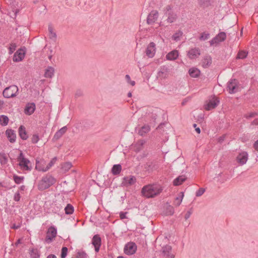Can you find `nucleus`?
Instances as JSON below:
<instances>
[{
    "label": "nucleus",
    "mask_w": 258,
    "mask_h": 258,
    "mask_svg": "<svg viewBox=\"0 0 258 258\" xmlns=\"http://www.w3.org/2000/svg\"><path fill=\"white\" fill-rule=\"evenodd\" d=\"M163 190V187L159 184H148L144 186L141 190L142 194L147 198H153L159 195Z\"/></svg>",
    "instance_id": "obj_1"
},
{
    "label": "nucleus",
    "mask_w": 258,
    "mask_h": 258,
    "mask_svg": "<svg viewBox=\"0 0 258 258\" xmlns=\"http://www.w3.org/2000/svg\"><path fill=\"white\" fill-rule=\"evenodd\" d=\"M56 182L55 179L50 174H46L39 181L38 188L40 190L48 188Z\"/></svg>",
    "instance_id": "obj_2"
},
{
    "label": "nucleus",
    "mask_w": 258,
    "mask_h": 258,
    "mask_svg": "<svg viewBox=\"0 0 258 258\" xmlns=\"http://www.w3.org/2000/svg\"><path fill=\"white\" fill-rule=\"evenodd\" d=\"M18 161H19V165L21 169L23 170L30 171L32 167L31 165L30 161L25 158L22 152H21L19 156L17 158Z\"/></svg>",
    "instance_id": "obj_3"
},
{
    "label": "nucleus",
    "mask_w": 258,
    "mask_h": 258,
    "mask_svg": "<svg viewBox=\"0 0 258 258\" xmlns=\"http://www.w3.org/2000/svg\"><path fill=\"white\" fill-rule=\"evenodd\" d=\"M19 89L16 85H12L6 88L3 93L5 98H10L16 96L18 94Z\"/></svg>",
    "instance_id": "obj_4"
},
{
    "label": "nucleus",
    "mask_w": 258,
    "mask_h": 258,
    "mask_svg": "<svg viewBox=\"0 0 258 258\" xmlns=\"http://www.w3.org/2000/svg\"><path fill=\"white\" fill-rule=\"evenodd\" d=\"M175 255L170 245H166L162 247L160 254V258H174Z\"/></svg>",
    "instance_id": "obj_5"
},
{
    "label": "nucleus",
    "mask_w": 258,
    "mask_h": 258,
    "mask_svg": "<svg viewBox=\"0 0 258 258\" xmlns=\"http://www.w3.org/2000/svg\"><path fill=\"white\" fill-rule=\"evenodd\" d=\"M227 90L230 94H234L238 90V81L235 79H230L227 85Z\"/></svg>",
    "instance_id": "obj_6"
},
{
    "label": "nucleus",
    "mask_w": 258,
    "mask_h": 258,
    "mask_svg": "<svg viewBox=\"0 0 258 258\" xmlns=\"http://www.w3.org/2000/svg\"><path fill=\"white\" fill-rule=\"evenodd\" d=\"M26 48L25 47L19 48L14 53L13 60L14 62H19L22 61L25 55Z\"/></svg>",
    "instance_id": "obj_7"
},
{
    "label": "nucleus",
    "mask_w": 258,
    "mask_h": 258,
    "mask_svg": "<svg viewBox=\"0 0 258 258\" xmlns=\"http://www.w3.org/2000/svg\"><path fill=\"white\" fill-rule=\"evenodd\" d=\"M219 100L216 97H213L207 101V103L205 105V109L206 110H210L215 108L219 103Z\"/></svg>",
    "instance_id": "obj_8"
},
{
    "label": "nucleus",
    "mask_w": 258,
    "mask_h": 258,
    "mask_svg": "<svg viewBox=\"0 0 258 258\" xmlns=\"http://www.w3.org/2000/svg\"><path fill=\"white\" fill-rule=\"evenodd\" d=\"M137 249V246L135 242H130L125 244L124 247V252L126 254L132 255Z\"/></svg>",
    "instance_id": "obj_9"
},
{
    "label": "nucleus",
    "mask_w": 258,
    "mask_h": 258,
    "mask_svg": "<svg viewBox=\"0 0 258 258\" xmlns=\"http://www.w3.org/2000/svg\"><path fill=\"white\" fill-rule=\"evenodd\" d=\"M57 230L54 226L50 227L47 232L45 240L48 243L50 242L56 236Z\"/></svg>",
    "instance_id": "obj_10"
},
{
    "label": "nucleus",
    "mask_w": 258,
    "mask_h": 258,
    "mask_svg": "<svg viewBox=\"0 0 258 258\" xmlns=\"http://www.w3.org/2000/svg\"><path fill=\"white\" fill-rule=\"evenodd\" d=\"M226 34L224 32H220L210 41V45H213L215 44L222 42L226 39Z\"/></svg>",
    "instance_id": "obj_11"
},
{
    "label": "nucleus",
    "mask_w": 258,
    "mask_h": 258,
    "mask_svg": "<svg viewBox=\"0 0 258 258\" xmlns=\"http://www.w3.org/2000/svg\"><path fill=\"white\" fill-rule=\"evenodd\" d=\"M136 182V178L133 175L124 177L121 184L125 187L134 184Z\"/></svg>",
    "instance_id": "obj_12"
},
{
    "label": "nucleus",
    "mask_w": 258,
    "mask_h": 258,
    "mask_svg": "<svg viewBox=\"0 0 258 258\" xmlns=\"http://www.w3.org/2000/svg\"><path fill=\"white\" fill-rule=\"evenodd\" d=\"M155 52L156 44L153 42H150L146 50V55L149 58H152L154 57Z\"/></svg>",
    "instance_id": "obj_13"
},
{
    "label": "nucleus",
    "mask_w": 258,
    "mask_h": 258,
    "mask_svg": "<svg viewBox=\"0 0 258 258\" xmlns=\"http://www.w3.org/2000/svg\"><path fill=\"white\" fill-rule=\"evenodd\" d=\"M201 54V50L199 48L195 47L191 48L187 52V55L190 59L197 58Z\"/></svg>",
    "instance_id": "obj_14"
},
{
    "label": "nucleus",
    "mask_w": 258,
    "mask_h": 258,
    "mask_svg": "<svg viewBox=\"0 0 258 258\" xmlns=\"http://www.w3.org/2000/svg\"><path fill=\"white\" fill-rule=\"evenodd\" d=\"M158 18V12L157 11H152L148 15L147 20L148 24L151 25L155 22Z\"/></svg>",
    "instance_id": "obj_15"
},
{
    "label": "nucleus",
    "mask_w": 258,
    "mask_h": 258,
    "mask_svg": "<svg viewBox=\"0 0 258 258\" xmlns=\"http://www.w3.org/2000/svg\"><path fill=\"white\" fill-rule=\"evenodd\" d=\"M248 160V154L246 152H242L239 154L236 157L237 162L241 165L245 164Z\"/></svg>",
    "instance_id": "obj_16"
},
{
    "label": "nucleus",
    "mask_w": 258,
    "mask_h": 258,
    "mask_svg": "<svg viewBox=\"0 0 258 258\" xmlns=\"http://www.w3.org/2000/svg\"><path fill=\"white\" fill-rule=\"evenodd\" d=\"M92 243L95 247V251L98 252L101 244L100 237L98 235H95L92 238Z\"/></svg>",
    "instance_id": "obj_17"
},
{
    "label": "nucleus",
    "mask_w": 258,
    "mask_h": 258,
    "mask_svg": "<svg viewBox=\"0 0 258 258\" xmlns=\"http://www.w3.org/2000/svg\"><path fill=\"white\" fill-rule=\"evenodd\" d=\"M169 72V69L166 66H163L161 67L158 75L161 79H165L168 77V73Z\"/></svg>",
    "instance_id": "obj_18"
},
{
    "label": "nucleus",
    "mask_w": 258,
    "mask_h": 258,
    "mask_svg": "<svg viewBox=\"0 0 258 258\" xmlns=\"http://www.w3.org/2000/svg\"><path fill=\"white\" fill-rule=\"evenodd\" d=\"M35 110V104L34 103H28L27 104L25 109L24 112L26 114L30 115H31Z\"/></svg>",
    "instance_id": "obj_19"
},
{
    "label": "nucleus",
    "mask_w": 258,
    "mask_h": 258,
    "mask_svg": "<svg viewBox=\"0 0 258 258\" xmlns=\"http://www.w3.org/2000/svg\"><path fill=\"white\" fill-rule=\"evenodd\" d=\"M212 62L211 57L210 55H206L202 60V66L205 68H207L212 64Z\"/></svg>",
    "instance_id": "obj_20"
},
{
    "label": "nucleus",
    "mask_w": 258,
    "mask_h": 258,
    "mask_svg": "<svg viewBox=\"0 0 258 258\" xmlns=\"http://www.w3.org/2000/svg\"><path fill=\"white\" fill-rule=\"evenodd\" d=\"M145 141L143 140L138 141L134 146V150L136 152H139L143 148Z\"/></svg>",
    "instance_id": "obj_21"
},
{
    "label": "nucleus",
    "mask_w": 258,
    "mask_h": 258,
    "mask_svg": "<svg viewBox=\"0 0 258 258\" xmlns=\"http://www.w3.org/2000/svg\"><path fill=\"white\" fill-rule=\"evenodd\" d=\"M6 133L10 142L14 143L15 142L16 136L13 130H8L6 131Z\"/></svg>",
    "instance_id": "obj_22"
},
{
    "label": "nucleus",
    "mask_w": 258,
    "mask_h": 258,
    "mask_svg": "<svg viewBox=\"0 0 258 258\" xmlns=\"http://www.w3.org/2000/svg\"><path fill=\"white\" fill-rule=\"evenodd\" d=\"M67 128L66 126H63L55 133L53 136V139L57 140L59 139L67 131Z\"/></svg>",
    "instance_id": "obj_23"
},
{
    "label": "nucleus",
    "mask_w": 258,
    "mask_h": 258,
    "mask_svg": "<svg viewBox=\"0 0 258 258\" xmlns=\"http://www.w3.org/2000/svg\"><path fill=\"white\" fill-rule=\"evenodd\" d=\"M19 134L20 135V137L22 140H25L28 138V136L26 133V131L25 130V127L21 125L19 128Z\"/></svg>",
    "instance_id": "obj_24"
},
{
    "label": "nucleus",
    "mask_w": 258,
    "mask_h": 258,
    "mask_svg": "<svg viewBox=\"0 0 258 258\" xmlns=\"http://www.w3.org/2000/svg\"><path fill=\"white\" fill-rule=\"evenodd\" d=\"M150 131V127L148 125H145L138 131V134L141 136H144Z\"/></svg>",
    "instance_id": "obj_25"
},
{
    "label": "nucleus",
    "mask_w": 258,
    "mask_h": 258,
    "mask_svg": "<svg viewBox=\"0 0 258 258\" xmlns=\"http://www.w3.org/2000/svg\"><path fill=\"white\" fill-rule=\"evenodd\" d=\"M166 15H168L167 21L169 23H172L175 22L177 19L176 14L173 12H169Z\"/></svg>",
    "instance_id": "obj_26"
},
{
    "label": "nucleus",
    "mask_w": 258,
    "mask_h": 258,
    "mask_svg": "<svg viewBox=\"0 0 258 258\" xmlns=\"http://www.w3.org/2000/svg\"><path fill=\"white\" fill-rule=\"evenodd\" d=\"M186 179V178L184 175L179 176L173 180V184L175 186L179 185L182 184Z\"/></svg>",
    "instance_id": "obj_27"
},
{
    "label": "nucleus",
    "mask_w": 258,
    "mask_h": 258,
    "mask_svg": "<svg viewBox=\"0 0 258 258\" xmlns=\"http://www.w3.org/2000/svg\"><path fill=\"white\" fill-rule=\"evenodd\" d=\"M54 69L52 67H48L45 70V72L44 73V77L45 78H51L54 75Z\"/></svg>",
    "instance_id": "obj_28"
},
{
    "label": "nucleus",
    "mask_w": 258,
    "mask_h": 258,
    "mask_svg": "<svg viewBox=\"0 0 258 258\" xmlns=\"http://www.w3.org/2000/svg\"><path fill=\"white\" fill-rule=\"evenodd\" d=\"M178 56V52L177 50H173L166 55L168 60H174Z\"/></svg>",
    "instance_id": "obj_29"
},
{
    "label": "nucleus",
    "mask_w": 258,
    "mask_h": 258,
    "mask_svg": "<svg viewBox=\"0 0 258 258\" xmlns=\"http://www.w3.org/2000/svg\"><path fill=\"white\" fill-rule=\"evenodd\" d=\"M189 74L190 77L192 78H197L199 77L200 74V71L197 68H192L189 70Z\"/></svg>",
    "instance_id": "obj_30"
},
{
    "label": "nucleus",
    "mask_w": 258,
    "mask_h": 258,
    "mask_svg": "<svg viewBox=\"0 0 258 258\" xmlns=\"http://www.w3.org/2000/svg\"><path fill=\"white\" fill-rule=\"evenodd\" d=\"M184 197V194L183 192H179L178 196L175 199L174 201L173 202V204L175 206H179L182 201V199Z\"/></svg>",
    "instance_id": "obj_31"
},
{
    "label": "nucleus",
    "mask_w": 258,
    "mask_h": 258,
    "mask_svg": "<svg viewBox=\"0 0 258 258\" xmlns=\"http://www.w3.org/2000/svg\"><path fill=\"white\" fill-rule=\"evenodd\" d=\"M174 213L173 207L169 205L168 203L166 204L165 214L167 215H172Z\"/></svg>",
    "instance_id": "obj_32"
},
{
    "label": "nucleus",
    "mask_w": 258,
    "mask_h": 258,
    "mask_svg": "<svg viewBox=\"0 0 258 258\" xmlns=\"http://www.w3.org/2000/svg\"><path fill=\"white\" fill-rule=\"evenodd\" d=\"M121 170V166L120 164L114 165L112 168L111 171L113 175H118Z\"/></svg>",
    "instance_id": "obj_33"
},
{
    "label": "nucleus",
    "mask_w": 258,
    "mask_h": 258,
    "mask_svg": "<svg viewBox=\"0 0 258 258\" xmlns=\"http://www.w3.org/2000/svg\"><path fill=\"white\" fill-rule=\"evenodd\" d=\"M48 32L49 38L55 41L56 39V34L53 31V28L50 25L48 26Z\"/></svg>",
    "instance_id": "obj_34"
},
{
    "label": "nucleus",
    "mask_w": 258,
    "mask_h": 258,
    "mask_svg": "<svg viewBox=\"0 0 258 258\" xmlns=\"http://www.w3.org/2000/svg\"><path fill=\"white\" fill-rule=\"evenodd\" d=\"M9 119L8 117L5 115H0V123L3 126L7 125L9 123Z\"/></svg>",
    "instance_id": "obj_35"
},
{
    "label": "nucleus",
    "mask_w": 258,
    "mask_h": 258,
    "mask_svg": "<svg viewBox=\"0 0 258 258\" xmlns=\"http://www.w3.org/2000/svg\"><path fill=\"white\" fill-rule=\"evenodd\" d=\"M57 160L56 157H54L52 159V160L49 162V163L48 164V165L46 166V167L44 168H43L42 169H39V170H42L43 172H45L47 171L51 167H52L55 162Z\"/></svg>",
    "instance_id": "obj_36"
},
{
    "label": "nucleus",
    "mask_w": 258,
    "mask_h": 258,
    "mask_svg": "<svg viewBox=\"0 0 258 258\" xmlns=\"http://www.w3.org/2000/svg\"><path fill=\"white\" fill-rule=\"evenodd\" d=\"M31 258H39L40 254L39 251L37 249H32L30 252Z\"/></svg>",
    "instance_id": "obj_37"
},
{
    "label": "nucleus",
    "mask_w": 258,
    "mask_h": 258,
    "mask_svg": "<svg viewBox=\"0 0 258 258\" xmlns=\"http://www.w3.org/2000/svg\"><path fill=\"white\" fill-rule=\"evenodd\" d=\"M248 52L244 50H240L237 53L236 59H244L247 57Z\"/></svg>",
    "instance_id": "obj_38"
},
{
    "label": "nucleus",
    "mask_w": 258,
    "mask_h": 258,
    "mask_svg": "<svg viewBox=\"0 0 258 258\" xmlns=\"http://www.w3.org/2000/svg\"><path fill=\"white\" fill-rule=\"evenodd\" d=\"M64 211L66 214L70 215L73 213L74 209L72 205L69 204L65 207Z\"/></svg>",
    "instance_id": "obj_39"
},
{
    "label": "nucleus",
    "mask_w": 258,
    "mask_h": 258,
    "mask_svg": "<svg viewBox=\"0 0 258 258\" xmlns=\"http://www.w3.org/2000/svg\"><path fill=\"white\" fill-rule=\"evenodd\" d=\"M8 158L4 153H0V163L2 165H5L7 163Z\"/></svg>",
    "instance_id": "obj_40"
},
{
    "label": "nucleus",
    "mask_w": 258,
    "mask_h": 258,
    "mask_svg": "<svg viewBox=\"0 0 258 258\" xmlns=\"http://www.w3.org/2000/svg\"><path fill=\"white\" fill-rule=\"evenodd\" d=\"M72 166L71 162H66L62 165L61 169L65 172L68 171Z\"/></svg>",
    "instance_id": "obj_41"
},
{
    "label": "nucleus",
    "mask_w": 258,
    "mask_h": 258,
    "mask_svg": "<svg viewBox=\"0 0 258 258\" xmlns=\"http://www.w3.org/2000/svg\"><path fill=\"white\" fill-rule=\"evenodd\" d=\"M13 179L16 183L20 184L23 182L24 177L23 176H19L18 175H14L13 176Z\"/></svg>",
    "instance_id": "obj_42"
},
{
    "label": "nucleus",
    "mask_w": 258,
    "mask_h": 258,
    "mask_svg": "<svg viewBox=\"0 0 258 258\" xmlns=\"http://www.w3.org/2000/svg\"><path fill=\"white\" fill-rule=\"evenodd\" d=\"M145 168L148 170H152L154 168L153 162L152 161H148L145 165Z\"/></svg>",
    "instance_id": "obj_43"
},
{
    "label": "nucleus",
    "mask_w": 258,
    "mask_h": 258,
    "mask_svg": "<svg viewBox=\"0 0 258 258\" xmlns=\"http://www.w3.org/2000/svg\"><path fill=\"white\" fill-rule=\"evenodd\" d=\"M17 46V45L16 43L12 42L11 43H10V46L9 47V53L10 54H12L14 52V51L16 49Z\"/></svg>",
    "instance_id": "obj_44"
},
{
    "label": "nucleus",
    "mask_w": 258,
    "mask_h": 258,
    "mask_svg": "<svg viewBox=\"0 0 258 258\" xmlns=\"http://www.w3.org/2000/svg\"><path fill=\"white\" fill-rule=\"evenodd\" d=\"M87 253L83 251V250H80L77 252V255H76V258H87Z\"/></svg>",
    "instance_id": "obj_45"
},
{
    "label": "nucleus",
    "mask_w": 258,
    "mask_h": 258,
    "mask_svg": "<svg viewBox=\"0 0 258 258\" xmlns=\"http://www.w3.org/2000/svg\"><path fill=\"white\" fill-rule=\"evenodd\" d=\"M182 32L181 31H178L174 34L172 37V39L175 41H178L179 39V38L182 36Z\"/></svg>",
    "instance_id": "obj_46"
},
{
    "label": "nucleus",
    "mask_w": 258,
    "mask_h": 258,
    "mask_svg": "<svg viewBox=\"0 0 258 258\" xmlns=\"http://www.w3.org/2000/svg\"><path fill=\"white\" fill-rule=\"evenodd\" d=\"M209 37H210L209 33H206L205 32H204L201 34L199 39L200 40L204 41V40L208 39L209 38Z\"/></svg>",
    "instance_id": "obj_47"
},
{
    "label": "nucleus",
    "mask_w": 258,
    "mask_h": 258,
    "mask_svg": "<svg viewBox=\"0 0 258 258\" xmlns=\"http://www.w3.org/2000/svg\"><path fill=\"white\" fill-rule=\"evenodd\" d=\"M68 248L67 247H63L61 249V257L65 258L67 255Z\"/></svg>",
    "instance_id": "obj_48"
},
{
    "label": "nucleus",
    "mask_w": 258,
    "mask_h": 258,
    "mask_svg": "<svg viewBox=\"0 0 258 258\" xmlns=\"http://www.w3.org/2000/svg\"><path fill=\"white\" fill-rule=\"evenodd\" d=\"M39 140V136L37 134H34L32 136L31 141L33 144L37 143Z\"/></svg>",
    "instance_id": "obj_49"
},
{
    "label": "nucleus",
    "mask_w": 258,
    "mask_h": 258,
    "mask_svg": "<svg viewBox=\"0 0 258 258\" xmlns=\"http://www.w3.org/2000/svg\"><path fill=\"white\" fill-rule=\"evenodd\" d=\"M149 118H148L146 121H149V118H151L153 121H155L157 118V114L156 113H151L148 114Z\"/></svg>",
    "instance_id": "obj_50"
},
{
    "label": "nucleus",
    "mask_w": 258,
    "mask_h": 258,
    "mask_svg": "<svg viewBox=\"0 0 258 258\" xmlns=\"http://www.w3.org/2000/svg\"><path fill=\"white\" fill-rule=\"evenodd\" d=\"M205 190L203 188H200L197 191L196 195L197 197L201 196L205 192Z\"/></svg>",
    "instance_id": "obj_51"
},
{
    "label": "nucleus",
    "mask_w": 258,
    "mask_h": 258,
    "mask_svg": "<svg viewBox=\"0 0 258 258\" xmlns=\"http://www.w3.org/2000/svg\"><path fill=\"white\" fill-rule=\"evenodd\" d=\"M125 78L127 82L130 83L132 86H134L135 85V82L131 80L130 76L128 75H126Z\"/></svg>",
    "instance_id": "obj_52"
},
{
    "label": "nucleus",
    "mask_w": 258,
    "mask_h": 258,
    "mask_svg": "<svg viewBox=\"0 0 258 258\" xmlns=\"http://www.w3.org/2000/svg\"><path fill=\"white\" fill-rule=\"evenodd\" d=\"M20 195L19 192H17L15 194L14 197V200L18 202L20 200Z\"/></svg>",
    "instance_id": "obj_53"
},
{
    "label": "nucleus",
    "mask_w": 258,
    "mask_h": 258,
    "mask_svg": "<svg viewBox=\"0 0 258 258\" xmlns=\"http://www.w3.org/2000/svg\"><path fill=\"white\" fill-rule=\"evenodd\" d=\"M82 95H83V92L80 90H78L76 92L75 96L76 98H78L79 97L82 96Z\"/></svg>",
    "instance_id": "obj_54"
},
{
    "label": "nucleus",
    "mask_w": 258,
    "mask_h": 258,
    "mask_svg": "<svg viewBox=\"0 0 258 258\" xmlns=\"http://www.w3.org/2000/svg\"><path fill=\"white\" fill-rule=\"evenodd\" d=\"M200 3L202 5L208 6L209 3V0H200Z\"/></svg>",
    "instance_id": "obj_55"
},
{
    "label": "nucleus",
    "mask_w": 258,
    "mask_h": 258,
    "mask_svg": "<svg viewBox=\"0 0 258 258\" xmlns=\"http://www.w3.org/2000/svg\"><path fill=\"white\" fill-rule=\"evenodd\" d=\"M192 212L191 211H188L184 216V218L185 220H187L190 216Z\"/></svg>",
    "instance_id": "obj_56"
},
{
    "label": "nucleus",
    "mask_w": 258,
    "mask_h": 258,
    "mask_svg": "<svg viewBox=\"0 0 258 258\" xmlns=\"http://www.w3.org/2000/svg\"><path fill=\"white\" fill-rule=\"evenodd\" d=\"M126 212H120L119 214V217L121 219H123L126 218Z\"/></svg>",
    "instance_id": "obj_57"
},
{
    "label": "nucleus",
    "mask_w": 258,
    "mask_h": 258,
    "mask_svg": "<svg viewBox=\"0 0 258 258\" xmlns=\"http://www.w3.org/2000/svg\"><path fill=\"white\" fill-rule=\"evenodd\" d=\"M171 6H169V5H168L166 7H165V10L166 11V12H165V14H168V13H169V12H172L171 11Z\"/></svg>",
    "instance_id": "obj_58"
},
{
    "label": "nucleus",
    "mask_w": 258,
    "mask_h": 258,
    "mask_svg": "<svg viewBox=\"0 0 258 258\" xmlns=\"http://www.w3.org/2000/svg\"><path fill=\"white\" fill-rule=\"evenodd\" d=\"M253 147L255 150L258 151V140L254 142Z\"/></svg>",
    "instance_id": "obj_59"
},
{
    "label": "nucleus",
    "mask_w": 258,
    "mask_h": 258,
    "mask_svg": "<svg viewBox=\"0 0 258 258\" xmlns=\"http://www.w3.org/2000/svg\"><path fill=\"white\" fill-rule=\"evenodd\" d=\"M20 227H21L20 224L16 225L15 224H14L13 225V226L11 227V228L14 229H17L19 228Z\"/></svg>",
    "instance_id": "obj_60"
},
{
    "label": "nucleus",
    "mask_w": 258,
    "mask_h": 258,
    "mask_svg": "<svg viewBox=\"0 0 258 258\" xmlns=\"http://www.w3.org/2000/svg\"><path fill=\"white\" fill-rule=\"evenodd\" d=\"M225 137L224 136H221L218 139V142L220 143H222L223 141L224 140Z\"/></svg>",
    "instance_id": "obj_61"
},
{
    "label": "nucleus",
    "mask_w": 258,
    "mask_h": 258,
    "mask_svg": "<svg viewBox=\"0 0 258 258\" xmlns=\"http://www.w3.org/2000/svg\"><path fill=\"white\" fill-rule=\"evenodd\" d=\"M4 104V101L0 100V110H2L3 108Z\"/></svg>",
    "instance_id": "obj_62"
},
{
    "label": "nucleus",
    "mask_w": 258,
    "mask_h": 258,
    "mask_svg": "<svg viewBox=\"0 0 258 258\" xmlns=\"http://www.w3.org/2000/svg\"><path fill=\"white\" fill-rule=\"evenodd\" d=\"M46 258H56V256L52 254L48 255Z\"/></svg>",
    "instance_id": "obj_63"
},
{
    "label": "nucleus",
    "mask_w": 258,
    "mask_h": 258,
    "mask_svg": "<svg viewBox=\"0 0 258 258\" xmlns=\"http://www.w3.org/2000/svg\"><path fill=\"white\" fill-rule=\"evenodd\" d=\"M252 123L254 124H258V119H255L253 121Z\"/></svg>",
    "instance_id": "obj_64"
}]
</instances>
